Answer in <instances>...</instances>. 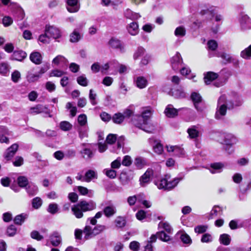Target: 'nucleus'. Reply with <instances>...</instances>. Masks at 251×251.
Segmentation results:
<instances>
[{
    "mask_svg": "<svg viewBox=\"0 0 251 251\" xmlns=\"http://www.w3.org/2000/svg\"><path fill=\"white\" fill-rule=\"evenodd\" d=\"M96 208V203L92 201H82L72 207V211L75 216L80 219L83 217V212L91 211Z\"/></svg>",
    "mask_w": 251,
    "mask_h": 251,
    "instance_id": "obj_1",
    "label": "nucleus"
},
{
    "mask_svg": "<svg viewBox=\"0 0 251 251\" xmlns=\"http://www.w3.org/2000/svg\"><path fill=\"white\" fill-rule=\"evenodd\" d=\"M234 105L236 104L233 103L230 100H227L226 96H221L218 100L215 118L217 119H221L222 117L226 115L227 109L232 108Z\"/></svg>",
    "mask_w": 251,
    "mask_h": 251,
    "instance_id": "obj_2",
    "label": "nucleus"
},
{
    "mask_svg": "<svg viewBox=\"0 0 251 251\" xmlns=\"http://www.w3.org/2000/svg\"><path fill=\"white\" fill-rule=\"evenodd\" d=\"M181 177H175L171 179V176L166 175L165 177L155 182V185L159 189L171 190L174 188L182 179Z\"/></svg>",
    "mask_w": 251,
    "mask_h": 251,
    "instance_id": "obj_3",
    "label": "nucleus"
},
{
    "mask_svg": "<svg viewBox=\"0 0 251 251\" xmlns=\"http://www.w3.org/2000/svg\"><path fill=\"white\" fill-rule=\"evenodd\" d=\"M105 229L106 226L104 225H97L93 228L86 225L83 229V233L85 234L84 239H90L103 231Z\"/></svg>",
    "mask_w": 251,
    "mask_h": 251,
    "instance_id": "obj_4",
    "label": "nucleus"
},
{
    "mask_svg": "<svg viewBox=\"0 0 251 251\" xmlns=\"http://www.w3.org/2000/svg\"><path fill=\"white\" fill-rule=\"evenodd\" d=\"M216 79H217V80L214 83V85L217 87L224 85L226 82V79L220 80L219 78L218 74L213 72H208L204 75V80L205 83L207 85L209 84Z\"/></svg>",
    "mask_w": 251,
    "mask_h": 251,
    "instance_id": "obj_5",
    "label": "nucleus"
},
{
    "mask_svg": "<svg viewBox=\"0 0 251 251\" xmlns=\"http://www.w3.org/2000/svg\"><path fill=\"white\" fill-rule=\"evenodd\" d=\"M151 116V111L150 110L144 111L142 115L139 117V120L142 123H138L137 126L147 132H151L150 127L148 126V120Z\"/></svg>",
    "mask_w": 251,
    "mask_h": 251,
    "instance_id": "obj_6",
    "label": "nucleus"
},
{
    "mask_svg": "<svg viewBox=\"0 0 251 251\" xmlns=\"http://www.w3.org/2000/svg\"><path fill=\"white\" fill-rule=\"evenodd\" d=\"M224 140L222 144L226 146V150L228 153H231L233 152L232 150H230V147L236 144L237 142L236 138L231 133H224L223 135Z\"/></svg>",
    "mask_w": 251,
    "mask_h": 251,
    "instance_id": "obj_7",
    "label": "nucleus"
},
{
    "mask_svg": "<svg viewBox=\"0 0 251 251\" xmlns=\"http://www.w3.org/2000/svg\"><path fill=\"white\" fill-rule=\"evenodd\" d=\"M45 31L50 37L57 39L61 36V33L59 28L53 26H46Z\"/></svg>",
    "mask_w": 251,
    "mask_h": 251,
    "instance_id": "obj_8",
    "label": "nucleus"
},
{
    "mask_svg": "<svg viewBox=\"0 0 251 251\" xmlns=\"http://www.w3.org/2000/svg\"><path fill=\"white\" fill-rule=\"evenodd\" d=\"M182 59L179 52H176V55L173 56L171 60L172 67L174 70L177 71L182 64Z\"/></svg>",
    "mask_w": 251,
    "mask_h": 251,
    "instance_id": "obj_9",
    "label": "nucleus"
},
{
    "mask_svg": "<svg viewBox=\"0 0 251 251\" xmlns=\"http://www.w3.org/2000/svg\"><path fill=\"white\" fill-rule=\"evenodd\" d=\"M78 0H67L66 8L71 13L76 12L79 9Z\"/></svg>",
    "mask_w": 251,
    "mask_h": 251,
    "instance_id": "obj_10",
    "label": "nucleus"
},
{
    "mask_svg": "<svg viewBox=\"0 0 251 251\" xmlns=\"http://www.w3.org/2000/svg\"><path fill=\"white\" fill-rule=\"evenodd\" d=\"M241 28L243 30L251 29V23L250 18L246 15L241 16L240 19Z\"/></svg>",
    "mask_w": 251,
    "mask_h": 251,
    "instance_id": "obj_11",
    "label": "nucleus"
},
{
    "mask_svg": "<svg viewBox=\"0 0 251 251\" xmlns=\"http://www.w3.org/2000/svg\"><path fill=\"white\" fill-rule=\"evenodd\" d=\"M153 175V171L148 169L140 177V181L142 186H145L151 181V177Z\"/></svg>",
    "mask_w": 251,
    "mask_h": 251,
    "instance_id": "obj_12",
    "label": "nucleus"
},
{
    "mask_svg": "<svg viewBox=\"0 0 251 251\" xmlns=\"http://www.w3.org/2000/svg\"><path fill=\"white\" fill-rule=\"evenodd\" d=\"M43 112L48 113V108L43 105L38 104L35 106L30 107L29 113L32 115H36Z\"/></svg>",
    "mask_w": 251,
    "mask_h": 251,
    "instance_id": "obj_13",
    "label": "nucleus"
},
{
    "mask_svg": "<svg viewBox=\"0 0 251 251\" xmlns=\"http://www.w3.org/2000/svg\"><path fill=\"white\" fill-rule=\"evenodd\" d=\"M109 44L112 48L118 49L121 52L125 51L124 46L119 39L112 38L109 40Z\"/></svg>",
    "mask_w": 251,
    "mask_h": 251,
    "instance_id": "obj_14",
    "label": "nucleus"
},
{
    "mask_svg": "<svg viewBox=\"0 0 251 251\" xmlns=\"http://www.w3.org/2000/svg\"><path fill=\"white\" fill-rule=\"evenodd\" d=\"M150 144L152 146L154 151L158 154H160L163 151V148L160 142L154 139L150 138L149 139Z\"/></svg>",
    "mask_w": 251,
    "mask_h": 251,
    "instance_id": "obj_15",
    "label": "nucleus"
},
{
    "mask_svg": "<svg viewBox=\"0 0 251 251\" xmlns=\"http://www.w3.org/2000/svg\"><path fill=\"white\" fill-rule=\"evenodd\" d=\"M191 98L197 110L198 111H202V107L199 106V104L201 102L202 100L201 97L200 95L196 92H193L191 94Z\"/></svg>",
    "mask_w": 251,
    "mask_h": 251,
    "instance_id": "obj_16",
    "label": "nucleus"
},
{
    "mask_svg": "<svg viewBox=\"0 0 251 251\" xmlns=\"http://www.w3.org/2000/svg\"><path fill=\"white\" fill-rule=\"evenodd\" d=\"M167 151L172 152L174 154L177 156H182L185 154V151L183 149L177 146H167Z\"/></svg>",
    "mask_w": 251,
    "mask_h": 251,
    "instance_id": "obj_17",
    "label": "nucleus"
},
{
    "mask_svg": "<svg viewBox=\"0 0 251 251\" xmlns=\"http://www.w3.org/2000/svg\"><path fill=\"white\" fill-rule=\"evenodd\" d=\"M26 53L23 50H15L11 57L12 60H15L19 61H22L26 57Z\"/></svg>",
    "mask_w": 251,
    "mask_h": 251,
    "instance_id": "obj_18",
    "label": "nucleus"
},
{
    "mask_svg": "<svg viewBox=\"0 0 251 251\" xmlns=\"http://www.w3.org/2000/svg\"><path fill=\"white\" fill-rule=\"evenodd\" d=\"M50 240L52 246L57 247L61 243V236L58 232H54L50 236Z\"/></svg>",
    "mask_w": 251,
    "mask_h": 251,
    "instance_id": "obj_19",
    "label": "nucleus"
},
{
    "mask_svg": "<svg viewBox=\"0 0 251 251\" xmlns=\"http://www.w3.org/2000/svg\"><path fill=\"white\" fill-rule=\"evenodd\" d=\"M29 58L32 62L36 65L41 64L42 61V56L41 53L38 51H34L32 52L30 54Z\"/></svg>",
    "mask_w": 251,
    "mask_h": 251,
    "instance_id": "obj_20",
    "label": "nucleus"
},
{
    "mask_svg": "<svg viewBox=\"0 0 251 251\" xmlns=\"http://www.w3.org/2000/svg\"><path fill=\"white\" fill-rule=\"evenodd\" d=\"M178 110L175 108L171 104H169L165 110L166 115L169 118H174L178 114Z\"/></svg>",
    "mask_w": 251,
    "mask_h": 251,
    "instance_id": "obj_21",
    "label": "nucleus"
},
{
    "mask_svg": "<svg viewBox=\"0 0 251 251\" xmlns=\"http://www.w3.org/2000/svg\"><path fill=\"white\" fill-rule=\"evenodd\" d=\"M134 82L136 86L139 89H143L148 85L147 79L141 76L137 77L134 80Z\"/></svg>",
    "mask_w": 251,
    "mask_h": 251,
    "instance_id": "obj_22",
    "label": "nucleus"
},
{
    "mask_svg": "<svg viewBox=\"0 0 251 251\" xmlns=\"http://www.w3.org/2000/svg\"><path fill=\"white\" fill-rule=\"evenodd\" d=\"M116 211L117 210L115 206L113 205L106 206L103 209L104 215L107 218L112 217L115 214Z\"/></svg>",
    "mask_w": 251,
    "mask_h": 251,
    "instance_id": "obj_23",
    "label": "nucleus"
},
{
    "mask_svg": "<svg viewBox=\"0 0 251 251\" xmlns=\"http://www.w3.org/2000/svg\"><path fill=\"white\" fill-rule=\"evenodd\" d=\"M127 29L130 35L132 36L136 35L139 32L138 25L136 22H132L128 25Z\"/></svg>",
    "mask_w": 251,
    "mask_h": 251,
    "instance_id": "obj_24",
    "label": "nucleus"
},
{
    "mask_svg": "<svg viewBox=\"0 0 251 251\" xmlns=\"http://www.w3.org/2000/svg\"><path fill=\"white\" fill-rule=\"evenodd\" d=\"M82 157L86 160H91L94 156V152L90 149L84 148L80 151Z\"/></svg>",
    "mask_w": 251,
    "mask_h": 251,
    "instance_id": "obj_25",
    "label": "nucleus"
},
{
    "mask_svg": "<svg viewBox=\"0 0 251 251\" xmlns=\"http://www.w3.org/2000/svg\"><path fill=\"white\" fill-rule=\"evenodd\" d=\"M223 167L224 165L222 163H214L211 164L209 170L212 174H215L221 172Z\"/></svg>",
    "mask_w": 251,
    "mask_h": 251,
    "instance_id": "obj_26",
    "label": "nucleus"
},
{
    "mask_svg": "<svg viewBox=\"0 0 251 251\" xmlns=\"http://www.w3.org/2000/svg\"><path fill=\"white\" fill-rule=\"evenodd\" d=\"M25 190L27 193L30 196H33L35 195L38 191V187L32 183H30L28 185V186L25 188Z\"/></svg>",
    "mask_w": 251,
    "mask_h": 251,
    "instance_id": "obj_27",
    "label": "nucleus"
},
{
    "mask_svg": "<svg viewBox=\"0 0 251 251\" xmlns=\"http://www.w3.org/2000/svg\"><path fill=\"white\" fill-rule=\"evenodd\" d=\"M17 183L19 187L25 188L30 183L29 182L27 177L20 176L17 178Z\"/></svg>",
    "mask_w": 251,
    "mask_h": 251,
    "instance_id": "obj_28",
    "label": "nucleus"
},
{
    "mask_svg": "<svg viewBox=\"0 0 251 251\" xmlns=\"http://www.w3.org/2000/svg\"><path fill=\"white\" fill-rule=\"evenodd\" d=\"M216 11V8L213 6H210L207 5L205 6V8L201 9L200 11V14L202 15L210 14L213 15Z\"/></svg>",
    "mask_w": 251,
    "mask_h": 251,
    "instance_id": "obj_29",
    "label": "nucleus"
},
{
    "mask_svg": "<svg viewBox=\"0 0 251 251\" xmlns=\"http://www.w3.org/2000/svg\"><path fill=\"white\" fill-rule=\"evenodd\" d=\"M10 67L7 62L0 63V74L2 75H7L9 73Z\"/></svg>",
    "mask_w": 251,
    "mask_h": 251,
    "instance_id": "obj_30",
    "label": "nucleus"
},
{
    "mask_svg": "<svg viewBox=\"0 0 251 251\" xmlns=\"http://www.w3.org/2000/svg\"><path fill=\"white\" fill-rule=\"evenodd\" d=\"M125 17L131 20H136L139 18L141 16L137 13H135L129 9H127L124 12Z\"/></svg>",
    "mask_w": 251,
    "mask_h": 251,
    "instance_id": "obj_31",
    "label": "nucleus"
},
{
    "mask_svg": "<svg viewBox=\"0 0 251 251\" xmlns=\"http://www.w3.org/2000/svg\"><path fill=\"white\" fill-rule=\"evenodd\" d=\"M120 179L123 185H127L131 183L132 176L124 173L121 175Z\"/></svg>",
    "mask_w": 251,
    "mask_h": 251,
    "instance_id": "obj_32",
    "label": "nucleus"
},
{
    "mask_svg": "<svg viewBox=\"0 0 251 251\" xmlns=\"http://www.w3.org/2000/svg\"><path fill=\"white\" fill-rule=\"evenodd\" d=\"M158 228L163 229L169 234L173 233V228L171 226L167 223L161 222L158 224Z\"/></svg>",
    "mask_w": 251,
    "mask_h": 251,
    "instance_id": "obj_33",
    "label": "nucleus"
},
{
    "mask_svg": "<svg viewBox=\"0 0 251 251\" xmlns=\"http://www.w3.org/2000/svg\"><path fill=\"white\" fill-rule=\"evenodd\" d=\"M115 226L118 228H123L126 226V220L124 217L118 216L114 221Z\"/></svg>",
    "mask_w": 251,
    "mask_h": 251,
    "instance_id": "obj_34",
    "label": "nucleus"
},
{
    "mask_svg": "<svg viewBox=\"0 0 251 251\" xmlns=\"http://www.w3.org/2000/svg\"><path fill=\"white\" fill-rule=\"evenodd\" d=\"M85 182H89L93 178H97V173L93 170H88L85 174Z\"/></svg>",
    "mask_w": 251,
    "mask_h": 251,
    "instance_id": "obj_35",
    "label": "nucleus"
},
{
    "mask_svg": "<svg viewBox=\"0 0 251 251\" xmlns=\"http://www.w3.org/2000/svg\"><path fill=\"white\" fill-rule=\"evenodd\" d=\"M124 115L121 113H115L112 117L113 123L116 124H121L124 120Z\"/></svg>",
    "mask_w": 251,
    "mask_h": 251,
    "instance_id": "obj_36",
    "label": "nucleus"
},
{
    "mask_svg": "<svg viewBox=\"0 0 251 251\" xmlns=\"http://www.w3.org/2000/svg\"><path fill=\"white\" fill-rule=\"evenodd\" d=\"M222 214V208L217 205L214 206L212 209L211 210L209 218L213 219L215 217L217 216L218 215Z\"/></svg>",
    "mask_w": 251,
    "mask_h": 251,
    "instance_id": "obj_37",
    "label": "nucleus"
},
{
    "mask_svg": "<svg viewBox=\"0 0 251 251\" xmlns=\"http://www.w3.org/2000/svg\"><path fill=\"white\" fill-rule=\"evenodd\" d=\"M146 54V50L142 47H139L135 51L133 57L134 60H137L141 56H143Z\"/></svg>",
    "mask_w": 251,
    "mask_h": 251,
    "instance_id": "obj_38",
    "label": "nucleus"
},
{
    "mask_svg": "<svg viewBox=\"0 0 251 251\" xmlns=\"http://www.w3.org/2000/svg\"><path fill=\"white\" fill-rule=\"evenodd\" d=\"M189 137L191 139H196L199 135V132L196 129V126H193L187 129Z\"/></svg>",
    "mask_w": 251,
    "mask_h": 251,
    "instance_id": "obj_39",
    "label": "nucleus"
},
{
    "mask_svg": "<svg viewBox=\"0 0 251 251\" xmlns=\"http://www.w3.org/2000/svg\"><path fill=\"white\" fill-rule=\"evenodd\" d=\"M80 39L81 35L76 29H75L70 35V41L72 43L77 42Z\"/></svg>",
    "mask_w": 251,
    "mask_h": 251,
    "instance_id": "obj_40",
    "label": "nucleus"
},
{
    "mask_svg": "<svg viewBox=\"0 0 251 251\" xmlns=\"http://www.w3.org/2000/svg\"><path fill=\"white\" fill-rule=\"evenodd\" d=\"M47 210L49 213L54 215L57 213L59 211L58 205L57 203H50L49 205Z\"/></svg>",
    "mask_w": 251,
    "mask_h": 251,
    "instance_id": "obj_41",
    "label": "nucleus"
},
{
    "mask_svg": "<svg viewBox=\"0 0 251 251\" xmlns=\"http://www.w3.org/2000/svg\"><path fill=\"white\" fill-rule=\"evenodd\" d=\"M174 34L177 37H184L186 34L185 28L183 26H179L176 27L175 30Z\"/></svg>",
    "mask_w": 251,
    "mask_h": 251,
    "instance_id": "obj_42",
    "label": "nucleus"
},
{
    "mask_svg": "<svg viewBox=\"0 0 251 251\" xmlns=\"http://www.w3.org/2000/svg\"><path fill=\"white\" fill-rule=\"evenodd\" d=\"M158 237L164 242H168L170 240V234L166 233L164 231L161 230L157 233Z\"/></svg>",
    "mask_w": 251,
    "mask_h": 251,
    "instance_id": "obj_43",
    "label": "nucleus"
},
{
    "mask_svg": "<svg viewBox=\"0 0 251 251\" xmlns=\"http://www.w3.org/2000/svg\"><path fill=\"white\" fill-rule=\"evenodd\" d=\"M60 129L64 131L70 130L72 128V125L68 121H62L59 124Z\"/></svg>",
    "mask_w": 251,
    "mask_h": 251,
    "instance_id": "obj_44",
    "label": "nucleus"
},
{
    "mask_svg": "<svg viewBox=\"0 0 251 251\" xmlns=\"http://www.w3.org/2000/svg\"><path fill=\"white\" fill-rule=\"evenodd\" d=\"M219 240L221 243L226 246L228 245L231 241L230 236L227 234H223L221 235Z\"/></svg>",
    "mask_w": 251,
    "mask_h": 251,
    "instance_id": "obj_45",
    "label": "nucleus"
},
{
    "mask_svg": "<svg viewBox=\"0 0 251 251\" xmlns=\"http://www.w3.org/2000/svg\"><path fill=\"white\" fill-rule=\"evenodd\" d=\"M241 56L246 59H249L251 57V45L241 52Z\"/></svg>",
    "mask_w": 251,
    "mask_h": 251,
    "instance_id": "obj_46",
    "label": "nucleus"
},
{
    "mask_svg": "<svg viewBox=\"0 0 251 251\" xmlns=\"http://www.w3.org/2000/svg\"><path fill=\"white\" fill-rule=\"evenodd\" d=\"M67 63V60L63 56L61 55L57 56L52 60V63L56 65H58L59 63H63L66 65Z\"/></svg>",
    "mask_w": 251,
    "mask_h": 251,
    "instance_id": "obj_47",
    "label": "nucleus"
},
{
    "mask_svg": "<svg viewBox=\"0 0 251 251\" xmlns=\"http://www.w3.org/2000/svg\"><path fill=\"white\" fill-rule=\"evenodd\" d=\"M76 81L78 84L84 87L87 86L88 84V80L85 75H82L77 77Z\"/></svg>",
    "mask_w": 251,
    "mask_h": 251,
    "instance_id": "obj_48",
    "label": "nucleus"
},
{
    "mask_svg": "<svg viewBox=\"0 0 251 251\" xmlns=\"http://www.w3.org/2000/svg\"><path fill=\"white\" fill-rule=\"evenodd\" d=\"M77 190L82 195L88 194V196L91 197L93 195V192L91 190H89L87 188L83 186H77Z\"/></svg>",
    "mask_w": 251,
    "mask_h": 251,
    "instance_id": "obj_49",
    "label": "nucleus"
},
{
    "mask_svg": "<svg viewBox=\"0 0 251 251\" xmlns=\"http://www.w3.org/2000/svg\"><path fill=\"white\" fill-rule=\"evenodd\" d=\"M38 74H34L31 72H28L26 76L27 80L29 82H33L37 81L40 77Z\"/></svg>",
    "mask_w": 251,
    "mask_h": 251,
    "instance_id": "obj_50",
    "label": "nucleus"
},
{
    "mask_svg": "<svg viewBox=\"0 0 251 251\" xmlns=\"http://www.w3.org/2000/svg\"><path fill=\"white\" fill-rule=\"evenodd\" d=\"M27 218L26 214H22L16 216L14 219V222L16 224L21 225Z\"/></svg>",
    "mask_w": 251,
    "mask_h": 251,
    "instance_id": "obj_51",
    "label": "nucleus"
},
{
    "mask_svg": "<svg viewBox=\"0 0 251 251\" xmlns=\"http://www.w3.org/2000/svg\"><path fill=\"white\" fill-rule=\"evenodd\" d=\"M89 98L91 104L93 105L97 104V102L96 100L97 94L94 93V91L92 89H90L89 91Z\"/></svg>",
    "mask_w": 251,
    "mask_h": 251,
    "instance_id": "obj_52",
    "label": "nucleus"
},
{
    "mask_svg": "<svg viewBox=\"0 0 251 251\" xmlns=\"http://www.w3.org/2000/svg\"><path fill=\"white\" fill-rule=\"evenodd\" d=\"M42 204V201L39 197H36L32 200V205L35 209L39 208Z\"/></svg>",
    "mask_w": 251,
    "mask_h": 251,
    "instance_id": "obj_53",
    "label": "nucleus"
},
{
    "mask_svg": "<svg viewBox=\"0 0 251 251\" xmlns=\"http://www.w3.org/2000/svg\"><path fill=\"white\" fill-rule=\"evenodd\" d=\"M21 77V73L17 70H15L11 74V80L15 83L18 82Z\"/></svg>",
    "mask_w": 251,
    "mask_h": 251,
    "instance_id": "obj_54",
    "label": "nucleus"
},
{
    "mask_svg": "<svg viewBox=\"0 0 251 251\" xmlns=\"http://www.w3.org/2000/svg\"><path fill=\"white\" fill-rule=\"evenodd\" d=\"M207 47L209 50L214 51L218 47L217 42L214 40H211L207 42Z\"/></svg>",
    "mask_w": 251,
    "mask_h": 251,
    "instance_id": "obj_55",
    "label": "nucleus"
},
{
    "mask_svg": "<svg viewBox=\"0 0 251 251\" xmlns=\"http://www.w3.org/2000/svg\"><path fill=\"white\" fill-rule=\"evenodd\" d=\"M102 212H97L95 216L91 218H89L88 220L90 221V224L92 225H96L97 222V219L100 218L102 216Z\"/></svg>",
    "mask_w": 251,
    "mask_h": 251,
    "instance_id": "obj_56",
    "label": "nucleus"
},
{
    "mask_svg": "<svg viewBox=\"0 0 251 251\" xmlns=\"http://www.w3.org/2000/svg\"><path fill=\"white\" fill-rule=\"evenodd\" d=\"M132 159L130 156L126 155L124 157L122 160V164L125 166H129L132 163Z\"/></svg>",
    "mask_w": 251,
    "mask_h": 251,
    "instance_id": "obj_57",
    "label": "nucleus"
},
{
    "mask_svg": "<svg viewBox=\"0 0 251 251\" xmlns=\"http://www.w3.org/2000/svg\"><path fill=\"white\" fill-rule=\"evenodd\" d=\"M105 175L110 178H114L117 176V172L113 169L105 170Z\"/></svg>",
    "mask_w": 251,
    "mask_h": 251,
    "instance_id": "obj_58",
    "label": "nucleus"
},
{
    "mask_svg": "<svg viewBox=\"0 0 251 251\" xmlns=\"http://www.w3.org/2000/svg\"><path fill=\"white\" fill-rule=\"evenodd\" d=\"M121 158L120 157H118L116 160H115L111 163V168L112 169H119L121 165Z\"/></svg>",
    "mask_w": 251,
    "mask_h": 251,
    "instance_id": "obj_59",
    "label": "nucleus"
},
{
    "mask_svg": "<svg viewBox=\"0 0 251 251\" xmlns=\"http://www.w3.org/2000/svg\"><path fill=\"white\" fill-rule=\"evenodd\" d=\"M79 124L81 126H84L87 123V117L85 114L80 115L77 118Z\"/></svg>",
    "mask_w": 251,
    "mask_h": 251,
    "instance_id": "obj_60",
    "label": "nucleus"
},
{
    "mask_svg": "<svg viewBox=\"0 0 251 251\" xmlns=\"http://www.w3.org/2000/svg\"><path fill=\"white\" fill-rule=\"evenodd\" d=\"M13 165L16 167H19L24 164V159L21 156H16L15 161L13 162Z\"/></svg>",
    "mask_w": 251,
    "mask_h": 251,
    "instance_id": "obj_61",
    "label": "nucleus"
},
{
    "mask_svg": "<svg viewBox=\"0 0 251 251\" xmlns=\"http://www.w3.org/2000/svg\"><path fill=\"white\" fill-rule=\"evenodd\" d=\"M16 228L13 225L10 226L7 229V234L9 236H13L16 233Z\"/></svg>",
    "mask_w": 251,
    "mask_h": 251,
    "instance_id": "obj_62",
    "label": "nucleus"
},
{
    "mask_svg": "<svg viewBox=\"0 0 251 251\" xmlns=\"http://www.w3.org/2000/svg\"><path fill=\"white\" fill-rule=\"evenodd\" d=\"M117 140L116 135L115 134H109L106 138V142L109 144H113Z\"/></svg>",
    "mask_w": 251,
    "mask_h": 251,
    "instance_id": "obj_63",
    "label": "nucleus"
},
{
    "mask_svg": "<svg viewBox=\"0 0 251 251\" xmlns=\"http://www.w3.org/2000/svg\"><path fill=\"white\" fill-rule=\"evenodd\" d=\"M140 244L137 241H132L129 244V248L132 251H138L139 249Z\"/></svg>",
    "mask_w": 251,
    "mask_h": 251,
    "instance_id": "obj_64",
    "label": "nucleus"
}]
</instances>
